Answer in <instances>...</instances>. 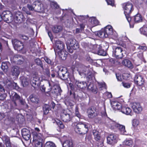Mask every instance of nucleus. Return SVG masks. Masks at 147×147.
Instances as JSON below:
<instances>
[{
  "instance_id": "f257e3e1",
  "label": "nucleus",
  "mask_w": 147,
  "mask_h": 147,
  "mask_svg": "<svg viewBox=\"0 0 147 147\" xmlns=\"http://www.w3.org/2000/svg\"><path fill=\"white\" fill-rule=\"evenodd\" d=\"M77 71L82 77H86L87 80H91L94 76L93 74L89 71V68L84 65L79 67Z\"/></svg>"
},
{
  "instance_id": "f03ea898",
  "label": "nucleus",
  "mask_w": 147,
  "mask_h": 147,
  "mask_svg": "<svg viewBox=\"0 0 147 147\" xmlns=\"http://www.w3.org/2000/svg\"><path fill=\"white\" fill-rule=\"evenodd\" d=\"M113 28L111 26H107L104 28L98 31L96 33V35L102 38H107L110 35L113 34Z\"/></svg>"
},
{
  "instance_id": "7ed1b4c3",
  "label": "nucleus",
  "mask_w": 147,
  "mask_h": 147,
  "mask_svg": "<svg viewBox=\"0 0 147 147\" xmlns=\"http://www.w3.org/2000/svg\"><path fill=\"white\" fill-rule=\"evenodd\" d=\"M107 44L103 42L100 45H94L93 46V49L96 53L100 55L104 56L106 55V50L108 48Z\"/></svg>"
},
{
  "instance_id": "20e7f679",
  "label": "nucleus",
  "mask_w": 147,
  "mask_h": 147,
  "mask_svg": "<svg viewBox=\"0 0 147 147\" xmlns=\"http://www.w3.org/2000/svg\"><path fill=\"white\" fill-rule=\"evenodd\" d=\"M88 125L82 122L77 123L74 129L76 132L80 134H85L88 130Z\"/></svg>"
},
{
  "instance_id": "39448f33",
  "label": "nucleus",
  "mask_w": 147,
  "mask_h": 147,
  "mask_svg": "<svg viewBox=\"0 0 147 147\" xmlns=\"http://www.w3.org/2000/svg\"><path fill=\"white\" fill-rule=\"evenodd\" d=\"M124 13L128 22H129L131 21V18L130 16V14L133 10V5L130 2H127L124 3L123 5Z\"/></svg>"
},
{
  "instance_id": "423d86ee",
  "label": "nucleus",
  "mask_w": 147,
  "mask_h": 147,
  "mask_svg": "<svg viewBox=\"0 0 147 147\" xmlns=\"http://www.w3.org/2000/svg\"><path fill=\"white\" fill-rule=\"evenodd\" d=\"M113 55L117 59H121L126 54L125 51L121 47L113 48Z\"/></svg>"
},
{
  "instance_id": "0eeeda50",
  "label": "nucleus",
  "mask_w": 147,
  "mask_h": 147,
  "mask_svg": "<svg viewBox=\"0 0 147 147\" xmlns=\"http://www.w3.org/2000/svg\"><path fill=\"white\" fill-rule=\"evenodd\" d=\"M57 73L59 78L63 80H67L69 78V73L67 72V69L65 68H59Z\"/></svg>"
},
{
  "instance_id": "6e6552de",
  "label": "nucleus",
  "mask_w": 147,
  "mask_h": 147,
  "mask_svg": "<svg viewBox=\"0 0 147 147\" xmlns=\"http://www.w3.org/2000/svg\"><path fill=\"white\" fill-rule=\"evenodd\" d=\"M2 16L3 17V20L7 23L11 22L13 19L12 15L9 11H5L3 12Z\"/></svg>"
},
{
  "instance_id": "1a4fd4ad",
  "label": "nucleus",
  "mask_w": 147,
  "mask_h": 147,
  "mask_svg": "<svg viewBox=\"0 0 147 147\" xmlns=\"http://www.w3.org/2000/svg\"><path fill=\"white\" fill-rule=\"evenodd\" d=\"M11 41L15 50L20 51L23 49L24 46L22 42L17 39H12Z\"/></svg>"
},
{
  "instance_id": "9d476101",
  "label": "nucleus",
  "mask_w": 147,
  "mask_h": 147,
  "mask_svg": "<svg viewBox=\"0 0 147 147\" xmlns=\"http://www.w3.org/2000/svg\"><path fill=\"white\" fill-rule=\"evenodd\" d=\"M70 47L74 50H75L79 48V46L76 40L73 38H71L69 39L67 41L66 45Z\"/></svg>"
},
{
  "instance_id": "9b49d317",
  "label": "nucleus",
  "mask_w": 147,
  "mask_h": 147,
  "mask_svg": "<svg viewBox=\"0 0 147 147\" xmlns=\"http://www.w3.org/2000/svg\"><path fill=\"white\" fill-rule=\"evenodd\" d=\"M20 73V68L17 66L13 67L10 72V75L12 76L13 78L15 79L18 78Z\"/></svg>"
},
{
  "instance_id": "f8f14e48",
  "label": "nucleus",
  "mask_w": 147,
  "mask_h": 147,
  "mask_svg": "<svg viewBox=\"0 0 147 147\" xmlns=\"http://www.w3.org/2000/svg\"><path fill=\"white\" fill-rule=\"evenodd\" d=\"M87 113L88 117L91 119L93 118L97 115L96 109L93 106L88 109Z\"/></svg>"
},
{
  "instance_id": "ddd939ff",
  "label": "nucleus",
  "mask_w": 147,
  "mask_h": 147,
  "mask_svg": "<svg viewBox=\"0 0 147 147\" xmlns=\"http://www.w3.org/2000/svg\"><path fill=\"white\" fill-rule=\"evenodd\" d=\"M23 14L20 12H17L14 16V21L16 23H20L25 20Z\"/></svg>"
},
{
  "instance_id": "4468645a",
  "label": "nucleus",
  "mask_w": 147,
  "mask_h": 147,
  "mask_svg": "<svg viewBox=\"0 0 147 147\" xmlns=\"http://www.w3.org/2000/svg\"><path fill=\"white\" fill-rule=\"evenodd\" d=\"M22 136L26 140H29L31 136V133L30 130L25 128H23L21 130Z\"/></svg>"
},
{
  "instance_id": "2eb2a0df",
  "label": "nucleus",
  "mask_w": 147,
  "mask_h": 147,
  "mask_svg": "<svg viewBox=\"0 0 147 147\" xmlns=\"http://www.w3.org/2000/svg\"><path fill=\"white\" fill-rule=\"evenodd\" d=\"M65 45L64 43L62 41L58 40L55 42V46L54 50L55 53L57 51H60L64 49Z\"/></svg>"
},
{
  "instance_id": "dca6fc26",
  "label": "nucleus",
  "mask_w": 147,
  "mask_h": 147,
  "mask_svg": "<svg viewBox=\"0 0 147 147\" xmlns=\"http://www.w3.org/2000/svg\"><path fill=\"white\" fill-rule=\"evenodd\" d=\"M107 142L110 144H114L117 142V137L114 134H111L107 138Z\"/></svg>"
},
{
  "instance_id": "f3484780",
  "label": "nucleus",
  "mask_w": 147,
  "mask_h": 147,
  "mask_svg": "<svg viewBox=\"0 0 147 147\" xmlns=\"http://www.w3.org/2000/svg\"><path fill=\"white\" fill-rule=\"evenodd\" d=\"M134 81L135 83L140 86L143 85L144 82V80L143 76L139 74L136 76Z\"/></svg>"
},
{
  "instance_id": "a211bd4d",
  "label": "nucleus",
  "mask_w": 147,
  "mask_h": 147,
  "mask_svg": "<svg viewBox=\"0 0 147 147\" xmlns=\"http://www.w3.org/2000/svg\"><path fill=\"white\" fill-rule=\"evenodd\" d=\"M76 117H72L71 116L67 113H63L61 116V118L62 120L65 122H67L70 121L73 122V120Z\"/></svg>"
},
{
  "instance_id": "6ab92c4d",
  "label": "nucleus",
  "mask_w": 147,
  "mask_h": 147,
  "mask_svg": "<svg viewBox=\"0 0 147 147\" xmlns=\"http://www.w3.org/2000/svg\"><path fill=\"white\" fill-rule=\"evenodd\" d=\"M41 5L39 3V1H36L34 2L32 5H31L29 4H28L27 5V7L30 10L33 11L34 10V5L35 6H38V7L37 9L38 11H42L43 8L40 7V6H39V5Z\"/></svg>"
},
{
  "instance_id": "aec40b11",
  "label": "nucleus",
  "mask_w": 147,
  "mask_h": 147,
  "mask_svg": "<svg viewBox=\"0 0 147 147\" xmlns=\"http://www.w3.org/2000/svg\"><path fill=\"white\" fill-rule=\"evenodd\" d=\"M131 107L133 111L136 113H139L142 110V108L138 102H134L131 105Z\"/></svg>"
},
{
  "instance_id": "412c9836",
  "label": "nucleus",
  "mask_w": 147,
  "mask_h": 147,
  "mask_svg": "<svg viewBox=\"0 0 147 147\" xmlns=\"http://www.w3.org/2000/svg\"><path fill=\"white\" fill-rule=\"evenodd\" d=\"M30 82L32 86L34 87L39 86L40 84V81L38 77H34Z\"/></svg>"
},
{
  "instance_id": "4be33fe9",
  "label": "nucleus",
  "mask_w": 147,
  "mask_h": 147,
  "mask_svg": "<svg viewBox=\"0 0 147 147\" xmlns=\"http://www.w3.org/2000/svg\"><path fill=\"white\" fill-rule=\"evenodd\" d=\"M20 81L23 87L28 85L30 82V78L25 76H22L20 78Z\"/></svg>"
},
{
  "instance_id": "5701e85b",
  "label": "nucleus",
  "mask_w": 147,
  "mask_h": 147,
  "mask_svg": "<svg viewBox=\"0 0 147 147\" xmlns=\"http://www.w3.org/2000/svg\"><path fill=\"white\" fill-rule=\"evenodd\" d=\"M33 141H42V135L40 133H38L36 132H34L33 133Z\"/></svg>"
},
{
  "instance_id": "b1692460",
  "label": "nucleus",
  "mask_w": 147,
  "mask_h": 147,
  "mask_svg": "<svg viewBox=\"0 0 147 147\" xmlns=\"http://www.w3.org/2000/svg\"><path fill=\"white\" fill-rule=\"evenodd\" d=\"M94 136V139L97 142L101 141L103 140L101 137L100 133L98 131L96 130H93L92 131Z\"/></svg>"
},
{
  "instance_id": "393cba45",
  "label": "nucleus",
  "mask_w": 147,
  "mask_h": 147,
  "mask_svg": "<svg viewBox=\"0 0 147 147\" xmlns=\"http://www.w3.org/2000/svg\"><path fill=\"white\" fill-rule=\"evenodd\" d=\"M111 105L113 109L115 110L120 111L122 107L121 104L117 101H112L111 102Z\"/></svg>"
},
{
  "instance_id": "a878e982",
  "label": "nucleus",
  "mask_w": 147,
  "mask_h": 147,
  "mask_svg": "<svg viewBox=\"0 0 147 147\" xmlns=\"http://www.w3.org/2000/svg\"><path fill=\"white\" fill-rule=\"evenodd\" d=\"M62 91L59 86H54L52 90V92L54 93L56 96L60 95Z\"/></svg>"
},
{
  "instance_id": "bb28decb",
  "label": "nucleus",
  "mask_w": 147,
  "mask_h": 147,
  "mask_svg": "<svg viewBox=\"0 0 147 147\" xmlns=\"http://www.w3.org/2000/svg\"><path fill=\"white\" fill-rule=\"evenodd\" d=\"M59 56V57L62 60H65L67 56L68 53L63 50L60 51H57V52Z\"/></svg>"
},
{
  "instance_id": "cd10ccee",
  "label": "nucleus",
  "mask_w": 147,
  "mask_h": 147,
  "mask_svg": "<svg viewBox=\"0 0 147 147\" xmlns=\"http://www.w3.org/2000/svg\"><path fill=\"white\" fill-rule=\"evenodd\" d=\"M76 84L78 87L80 89H84L86 88L87 86V84L86 82H79L76 81L75 82Z\"/></svg>"
},
{
  "instance_id": "c85d7f7f",
  "label": "nucleus",
  "mask_w": 147,
  "mask_h": 147,
  "mask_svg": "<svg viewBox=\"0 0 147 147\" xmlns=\"http://www.w3.org/2000/svg\"><path fill=\"white\" fill-rule=\"evenodd\" d=\"M87 89L89 91L92 92L94 94H96L97 92V90L96 87L94 86L92 83H90L87 87Z\"/></svg>"
},
{
  "instance_id": "c756f323",
  "label": "nucleus",
  "mask_w": 147,
  "mask_h": 147,
  "mask_svg": "<svg viewBox=\"0 0 147 147\" xmlns=\"http://www.w3.org/2000/svg\"><path fill=\"white\" fill-rule=\"evenodd\" d=\"M116 125V127L119 129L121 134L125 135L127 134V132L125 130V128L124 126L119 124H117Z\"/></svg>"
},
{
  "instance_id": "7c9ffc66",
  "label": "nucleus",
  "mask_w": 147,
  "mask_h": 147,
  "mask_svg": "<svg viewBox=\"0 0 147 147\" xmlns=\"http://www.w3.org/2000/svg\"><path fill=\"white\" fill-rule=\"evenodd\" d=\"M131 18V21L133 20L136 23L141 22L142 19L141 15L139 14H137L134 17Z\"/></svg>"
},
{
  "instance_id": "2f4dec72",
  "label": "nucleus",
  "mask_w": 147,
  "mask_h": 147,
  "mask_svg": "<svg viewBox=\"0 0 147 147\" xmlns=\"http://www.w3.org/2000/svg\"><path fill=\"white\" fill-rule=\"evenodd\" d=\"M51 110V107L49 105L47 104H44L42 107V110L44 115H47Z\"/></svg>"
},
{
  "instance_id": "473e14b6",
  "label": "nucleus",
  "mask_w": 147,
  "mask_h": 147,
  "mask_svg": "<svg viewBox=\"0 0 147 147\" xmlns=\"http://www.w3.org/2000/svg\"><path fill=\"white\" fill-rule=\"evenodd\" d=\"M120 111H121L123 113L127 115H131V109L129 108L122 107Z\"/></svg>"
},
{
  "instance_id": "72a5a7b5",
  "label": "nucleus",
  "mask_w": 147,
  "mask_h": 147,
  "mask_svg": "<svg viewBox=\"0 0 147 147\" xmlns=\"http://www.w3.org/2000/svg\"><path fill=\"white\" fill-rule=\"evenodd\" d=\"M73 145V143L71 140H66L63 144V147H72Z\"/></svg>"
},
{
  "instance_id": "f704fd0d",
  "label": "nucleus",
  "mask_w": 147,
  "mask_h": 147,
  "mask_svg": "<svg viewBox=\"0 0 147 147\" xmlns=\"http://www.w3.org/2000/svg\"><path fill=\"white\" fill-rule=\"evenodd\" d=\"M122 64L129 68H132L133 67L132 64L131 62L128 59H126L122 61Z\"/></svg>"
},
{
  "instance_id": "c9c22d12",
  "label": "nucleus",
  "mask_w": 147,
  "mask_h": 147,
  "mask_svg": "<svg viewBox=\"0 0 147 147\" xmlns=\"http://www.w3.org/2000/svg\"><path fill=\"white\" fill-rule=\"evenodd\" d=\"M63 29V27L61 26H55L52 28L53 32L55 33H58L61 32Z\"/></svg>"
},
{
  "instance_id": "e433bc0d",
  "label": "nucleus",
  "mask_w": 147,
  "mask_h": 147,
  "mask_svg": "<svg viewBox=\"0 0 147 147\" xmlns=\"http://www.w3.org/2000/svg\"><path fill=\"white\" fill-rule=\"evenodd\" d=\"M80 28L76 29L75 33L76 34L81 33L84 32V29L85 27L84 25L81 24L80 25Z\"/></svg>"
},
{
  "instance_id": "4c0bfd02",
  "label": "nucleus",
  "mask_w": 147,
  "mask_h": 147,
  "mask_svg": "<svg viewBox=\"0 0 147 147\" xmlns=\"http://www.w3.org/2000/svg\"><path fill=\"white\" fill-rule=\"evenodd\" d=\"M89 21L91 22L92 24L95 25H98L99 23V21L95 18L94 17L90 18Z\"/></svg>"
},
{
  "instance_id": "58836bf2",
  "label": "nucleus",
  "mask_w": 147,
  "mask_h": 147,
  "mask_svg": "<svg viewBox=\"0 0 147 147\" xmlns=\"http://www.w3.org/2000/svg\"><path fill=\"white\" fill-rule=\"evenodd\" d=\"M1 68L3 71L6 72L7 71L8 67L6 62H3L2 63Z\"/></svg>"
},
{
  "instance_id": "ea45409f",
  "label": "nucleus",
  "mask_w": 147,
  "mask_h": 147,
  "mask_svg": "<svg viewBox=\"0 0 147 147\" xmlns=\"http://www.w3.org/2000/svg\"><path fill=\"white\" fill-rule=\"evenodd\" d=\"M34 61L36 65L40 66L42 69H43V67L42 62L40 59L37 58L35 59Z\"/></svg>"
},
{
  "instance_id": "a19ab883",
  "label": "nucleus",
  "mask_w": 147,
  "mask_h": 147,
  "mask_svg": "<svg viewBox=\"0 0 147 147\" xmlns=\"http://www.w3.org/2000/svg\"><path fill=\"white\" fill-rule=\"evenodd\" d=\"M42 141H33V143L34 144L35 147H42Z\"/></svg>"
},
{
  "instance_id": "79ce46f5",
  "label": "nucleus",
  "mask_w": 147,
  "mask_h": 147,
  "mask_svg": "<svg viewBox=\"0 0 147 147\" xmlns=\"http://www.w3.org/2000/svg\"><path fill=\"white\" fill-rule=\"evenodd\" d=\"M140 30L141 34L147 36V27L144 26L140 29Z\"/></svg>"
},
{
  "instance_id": "37998d69",
  "label": "nucleus",
  "mask_w": 147,
  "mask_h": 147,
  "mask_svg": "<svg viewBox=\"0 0 147 147\" xmlns=\"http://www.w3.org/2000/svg\"><path fill=\"white\" fill-rule=\"evenodd\" d=\"M54 123H56L57 125L60 127V128L61 129H63L64 127V126L62 122L60 121L59 120H54V122H53Z\"/></svg>"
},
{
  "instance_id": "c03bdc74",
  "label": "nucleus",
  "mask_w": 147,
  "mask_h": 147,
  "mask_svg": "<svg viewBox=\"0 0 147 147\" xmlns=\"http://www.w3.org/2000/svg\"><path fill=\"white\" fill-rule=\"evenodd\" d=\"M123 144L125 145L131 146L133 145V142L131 140H126L124 142Z\"/></svg>"
},
{
  "instance_id": "a18cd8bd",
  "label": "nucleus",
  "mask_w": 147,
  "mask_h": 147,
  "mask_svg": "<svg viewBox=\"0 0 147 147\" xmlns=\"http://www.w3.org/2000/svg\"><path fill=\"white\" fill-rule=\"evenodd\" d=\"M45 147H56V146L54 143L49 141L46 143Z\"/></svg>"
},
{
  "instance_id": "49530a36",
  "label": "nucleus",
  "mask_w": 147,
  "mask_h": 147,
  "mask_svg": "<svg viewBox=\"0 0 147 147\" xmlns=\"http://www.w3.org/2000/svg\"><path fill=\"white\" fill-rule=\"evenodd\" d=\"M30 98L31 101L33 102L37 103L38 101V99L36 97L33 96V95H30Z\"/></svg>"
},
{
  "instance_id": "de8ad7c7",
  "label": "nucleus",
  "mask_w": 147,
  "mask_h": 147,
  "mask_svg": "<svg viewBox=\"0 0 147 147\" xmlns=\"http://www.w3.org/2000/svg\"><path fill=\"white\" fill-rule=\"evenodd\" d=\"M44 59L46 62L47 63L50 64L51 65H54V62L48 57H45Z\"/></svg>"
},
{
  "instance_id": "09e8293b",
  "label": "nucleus",
  "mask_w": 147,
  "mask_h": 147,
  "mask_svg": "<svg viewBox=\"0 0 147 147\" xmlns=\"http://www.w3.org/2000/svg\"><path fill=\"white\" fill-rule=\"evenodd\" d=\"M20 97V96L16 93L13 97L11 98V99L13 102L16 101V100H19Z\"/></svg>"
},
{
  "instance_id": "8fccbe9b",
  "label": "nucleus",
  "mask_w": 147,
  "mask_h": 147,
  "mask_svg": "<svg viewBox=\"0 0 147 147\" xmlns=\"http://www.w3.org/2000/svg\"><path fill=\"white\" fill-rule=\"evenodd\" d=\"M118 123H116L115 121L110 120L109 124V126H111L112 128H114L117 126L116 125Z\"/></svg>"
},
{
  "instance_id": "3c124183",
  "label": "nucleus",
  "mask_w": 147,
  "mask_h": 147,
  "mask_svg": "<svg viewBox=\"0 0 147 147\" xmlns=\"http://www.w3.org/2000/svg\"><path fill=\"white\" fill-rule=\"evenodd\" d=\"M2 140L5 142V143L10 142L9 137L6 135L4 136L3 137Z\"/></svg>"
},
{
  "instance_id": "603ef678",
  "label": "nucleus",
  "mask_w": 147,
  "mask_h": 147,
  "mask_svg": "<svg viewBox=\"0 0 147 147\" xmlns=\"http://www.w3.org/2000/svg\"><path fill=\"white\" fill-rule=\"evenodd\" d=\"M3 93H0V100H3L6 97L7 95L5 92H3Z\"/></svg>"
},
{
  "instance_id": "864d4df0",
  "label": "nucleus",
  "mask_w": 147,
  "mask_h": 147,
  "mask_svg": "<svg viewBox=\"0 0 147 147\" xmlns=\"http://www.w3.org/2000/svg\"><path fill=\"white\" fill-rule=\"evenodd\" d=\"M18 101L22 105L24 106L27 105L24 99L22 98L21 97Z\"/></svg>"
},
{
  "instance_id": "5fc2aeb1",
  "label": "nucleus",
  "mask_w": 147,
  "mask_h": 147,
  "mask_svg": "<svg viewBox=\"0 0 147 147\" xmlns=\"http://www.w3.org/2000/svg\"><path fill=\"white\" fill-rule=\"evenodd\" d=\"M21 58H23V57L19 55H15L13 57V59L14 61H17V60H20Z\"/></svg>"
},
{
  "instance_id": "6e6d98bb",
  "label": "nucleus",
  "mask_w": 147,
  "mask_h": 147,
  "mask_svg": "<svg viewBox=\"0 0 147 147\" xmlns=\"http://www.w3.org/2000/svg\"><path fill=\"white\" fill-rule=\"evenodd\" d=\"M139 124L138 120L137 119H134L132 121V125L134 127H136Z\"/></svg>"
},
{
  "instance_id": "4d7b16f0",
  "label": "nucleus",
  "mask_w": 147,
  "mask_h": 147,
  "mask_svg": "<svg viewBox=\"0 0 147 147\" xmlns=\"http://www.w3.org/2000/svg\"><path fill=\"white\" fill-rule=\"evenodd\" d=\"M122 84L123 86L126 88H129L131 86V84L129 83L123 82Z\"/></svg>"
},
{
  "instance_id": "13d9d810",
  "label": "nucleus",
  "mask_w": 147,
  "mask_h": 147,
  "mask_svg": "<svg viewBox=\"0 0 147 147\" xmlns=\"http://www.w3.org/2000/svg\"><path fill=\"white\" fill-rule=\"evenodd\" d=\"M24 60V59L23 58H21V59H20V60H17V61H14L16 63L20 65L23 63Z\"/></svg>"
},
{
  "instance_id": "bf43d9fd",
  "label": "nucleus",
  "mask_w": 147,
  "mask_h": 147,
  "mask_svg": "<svg viewBox=\"0 0 147 147\" xmlns=\"http://www.w3.org/2000/svg\"><path fill=\"white\" fill-rule=\"evenodd\" d=\"M76 116L74 117H76L74 119H76L77 121L80 120V118H81V115L79 113V112H76V113H75Z\"/></svg>"
},
{
  "instance_id": "052dcab7",
  "label": "nucleus",
  "mask_w": 147,
  "mask_h": 147,
  "mask_svg": "<svg viewBox=\"0 0 147 147\" xmlns=\"http://www.w3.org/2000/svg\"><path fill=\"white\" fill-rule=\"evenodd\" d=\"M8 94H9L10 98L11 99V98L13 97V96L16 94V93L10 90L8 92Z\"/></svg>"
},
{
  "instance_id": "680f3d73",
  "label": "nucleus",
  "mask_w": 147,
  "mask_h": 147,
  "mask_svg": "<svg viewBox=\"0 0 147 147\" xmlns=\"http://www.w3.org/2000/svg\"><path fill=\"white\" fill-rule=\"evenodd\" d=\"M17 104L16 101L13 102L11 105V108L12 109H17Z\"/></svg>"
},
{
  "instance_id": "e2e57ef3",
  "label": "nucleus",
  "mask_w": 147,
  "mask_h": 147,
  "mask_svg": "<svg viewBox=\"0 0 147 147\" xmlns=\"http://www.w3.org/2000/svg\"><path fill=\"white\" fill-rule=\"evenodd\" d=\"M103 140L98 142L96 146V147H103Z\"/></svg>"
},
{
  "instance_id": "0e129e2a",
  "label": "nucleus",
  "mask_w": 147,
  "mask_h": 147,
  "mask_svg": "<svg viewBox=\"0 0 147 147\" xmlns=\"http://www.w3.org/2000/svg\"><path fill=\"white\" fill-rule=\"evenodd\" d=\"M115 75L116 78L117 80L119 81H121L122 80L120 74H119L116 73Z\"/></svg>"
},
{
  "instance_id": "69168bd1",
  "label": "nucleus",
  "mask_w": 147,
  "mask_h": 147,
  "mask_svg": "<svg viewBox=\"0 0 147 147\" xmlns=\"http://www.w3.org/2000/svg\"><path fill=\"white\" fill-rule=\"evenodd\" d=\"M108 5H110L112 6L114 5L113 0H106Z\"/></svg>"
},
{
  "instance_id": "338daca9",
  "label": "nucleus",
  "mask_w": 147,
  "mask_h": 147,
  "mask_svg": "<svg viewBox=\"0 0 147 147\" xmlns=\"http://www.w3.org/2000/svg\"><path fill=\"white\" fill-rule=\"evenodd\" d=\"M52 5L53 7L56 9H58L59 7V6L57 3L55 2H53L52 4Z\"/></svg>"
},
{
  "instance_id": "774afa93",
  "label": "nucleus",
  "mask_w": 147,
  "mask_h": 147,
  "mask_svg": "<svg viewBox=\"0 0 147 147\" xmlns=\"http://www.w3.org/2000/svg\"><path fill=\"white\" fill-rule=\"evenodd\" d=\"M40 88L42 92H45L46 87L44 85L41 86Z\"/></svg>"
}]
</instances>
